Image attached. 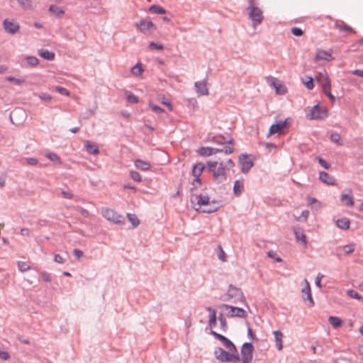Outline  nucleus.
<instances>
[{"label":"nucleus","mask_w":363,"mask_h":363,"mask_svg":"<svg viewBox=\"0 0 363 363\" xmlns=\"http://www.w3.org/2000/svg\"><path fill=\"white\" fill-rule=\"evenodd\" d=\"M191 201L196 211L201 210L204 213H212L216 210V208H203L210 204V198L206 194L202 193L199 195H193Z\"/></svg>","instance_id":"1"},{"label":"nucleus","mask_w":363,"mask_h":363,"mask_svg":"<svg viewBox=\"0 0 363 363\" xmlns=\"http://www.w3.org/2000/svg\"><path fill=\"white\" fill-rule=\"evenodd\" d=\"M207 166L216 181L222 182L225 180L227 169L223 162L218 163L217 161H208Z\"/></svg>","instance_id":"2"},{"label":"nucleus","mask_w":363,"mask_h":363,"mask_svg":"<svg viewBox=\"0 0 363 363\" xmlns=\"http://www.w3.org/2000/svg\"><path fill=\"white\" fill-rule=\"evenodd\" d=\"M306 117L309 120H322L327 117L328 111L325 107H320L318 104L312 108L305 109Z\"/></svg>","instance_id":"3"},{"label":"nucleus","mask_w":363,"mask_h":363,"mask_svg":"<svg viewBox=\"0 0 363 363\" xmlns=\"http://www.w3.org/2000/svg\"><path fill=\"white\" fill-rule=\"evenodd\" d=\"M215 354L216 358L222 362H238L240 361V357L237 352L236 354L229 353L221 348L216 350Z\"/></svg>","instance_id":"4"},{"label":"nucleus","mask_w":363,"mask_h":363,"mask_svg":"<svg viewBox=\"0 0 363 363\" xmlns=\"http://www.w3.org/2000/svg\"><path fill=\"white\" fill-rule=\"evenodd\" d=\"M248 14L250 18L252 21V25L256 27L259 25L263 20L262 11L258 7L255 6V4H251L248 7Z\"/></svg>","instance_id":"5"},{"label":"nucleus","mask_w":363,"mask_h":363,"mask_svg":"<svg viewBox=\"0 0 363 363\" xmlns=\"http://www.w3.org/2000/svg\"><path fill=\"white\" fill-rule=\"evenodd\" d=\"M266 81L270 86L275 89L277 94L284 95L286 94L287 88L281 81L279 80L276 77L272 76L267 77L266 78Z\"/></svg>","instance_id":"6"},{"label":"nucleus","mask_w":363,"mask_h":363,"mask_svg":"<svg viewBox=\"0 0 363 363\" xmlns=\"http://www.w3.org/2000/svg\"><path fill=\"white\" fill-rule=\"evenodd\" d=\"M204 169V165L199 162L193 166L191 174L194 177L192 182V189H198L201 186V181L200 177L201 176Z\"/></svg>","instance_id":"7"},{"label":"nucleus","mask_w":363,"mask_h":363,"mask_svg":"<svg viewBox=\"0 0 363 363\" xmlns=\"http://www.w3.org/2000/svg\"><path fill=\"white\" fill-rule=\"evenodd\" d=\"M223 312L230 317H240L243 318L246 315V312L241 308L233 307L228 305L223 304L220 306Z\"/></svg>","instance_id":"8"},{"label":"nucleus","mask_w":363,"mask_h":363,"mask_svg":"<svg viewBox=\"0 0 363 363\" xmlns=\"http://www.w3.org/2000/svg\"><path fill=\"white\" fill-rule=\"evenodd\" d=\"M253 160L254 157L250 155L242 154L239 156V163L243 173L247 172L253 167Z\"/></svg>","instance_id":"9"},{"label":"nucleus","mask_w":363,"mask_h":363,"mask_svg":"<svg viewBox=\"0 0 363 363\" xmlns=\"http://www.w3.org/2000/svg\"><path fill=\"white\" fill-rule=\"evenodd\" d=\"M102 216L108 220L111 221L114 223H123V217L118 214L115 211L106 208L102 210Z\"/></svg>","instance_id":"10"},{"label":"nucleus","mask_w":363,"mask_h":363,"mask_svg":"<svg viewBox=\"0 0 363 363\" xmlns=\"http://www.w3.org/2000/svg\"><path fill=\"white\" fill-rule=\"evenodd\" d=\"M253 346L251 343L246 342L241 350L242 363H250L252 359Z\"/></svg>","instance_id":"11"},{"label":"nucleus","mask_w":363,"mask_h":363,"mask_svg":"<svg viewBox=\"0 0 363 363\" xmlns=\"http://www.w3.org/2000/svg\"><path fill=\"white\" fill-rule=\"evenodd\" d=\"M211 334L216 338H217L218 340L221 341L223 342V344L224 345V346L229 350L230 352H235V353L237 352L236 348H235V345H233V343L230 340H229L228 338H226L225 336H223L220 334H218L215 331H212Z\"/></svg>","instance_id":"12"},{"label":"nucleus","mask_w":363,"mask_h":363,"mask_svg":"<svg viewBox=\"0 0 363 363\" xmlns=\"http://www.w3.org/2000/svg\"><path fill=\"white\" fill-rule=\"evenodd\" d=\"M3 26L5 30L10 34H15L18 33L20 29V26L17 22L8 19L4 20Z\"/></svg>","instance_id":"13"},{"label":"nucleus","mask_w":363,"mask_h":363,"mask_svg":"<svg viewBox=\"0 0 363 363\" xmlns=\"http://www.w3.org/2000/svg\"><path fill=\"white\" fill-rule=\"evenodd\" d=\"M289 120L286 119L284 121H279L276 124L270 126L268 133V137L275 133H281L282 130L289 124Z\"/></svg>","instance_id":"14"},{"label":"nucleus","mask_w":363,"mask_h":363,"mask_svg":"<svg viewBox=\"0 0 363 363\" xmlns=\"http://www.w3.org/2000/svg\"><path fill=\"white\" fill-rule=\"evenodd\" d=\"M333 60L330 52L325 51L323 50L318 49L316 51L314 61L318 62L320 60L331 61Z\"/></svg>","instance_id":"15"},{"label":"nucleus","mask_w":363,"mask_h":363,"mask_svg":"<svg viewBox=\"0 0 363 363\" xmlns=\"http://www.w3.org/2000/svg\"><path fill=\"white\" fill-rule=\"evenodd\" d=\"M136 27L143 33L155 28L154 23L149 19H142L136 23Z\"/></svg>","instance_id":"16"},{"label":"nucleus","mask_w":363,"mask_h":363,"mask_svg":"<svg viewBox=\"0 0 363 363\" xmlns=\"http://www.w3.org/2000/svg\"><path fill=\"white\" fill-rule=\"evenodd\" d=\"M335 28L338 29L340 32L346 33L347 34H355V30L347 25L345 22L341 21H337L335 24Z\"/></svg>","instance_id":"17"},{"label":"nucleus","mask_w":363,"mask_h":363,"mask_svg":"<svg viewBox=\"0 0 363 363\" xmlns=\"http://www.w3.org/2000/svg\"><path fill=\"white\" fill-rule=\"evenodd\" d=\"M315 81L320 83L322 87L325 85L331 84L330 79L328 74L325 70H323L322 72H320L317 74V76H315Z\"/></svg>","instance_id":"18"},{"label":"nucleus","mask_w":363,"mask_h":363,"mask_svg":"<svg viewBox=\"0 0 363 363\" xmlns=\"http://www.w3.org/2000/svg\"><path fill=\"white\" fill-rule=\"evenodd\" d=\"M196 93L199 95H208V89L206 81L196 82L194 84Z\"/></svg>","instance_id":"19"},{"label":"nucleus","mask_w":363,"mask_h":363,"mask_svg":"<svg viewBox=\"0 0 363 363\" xmlns=\"http://www.w3.org/2000/svg\"><path fill=\"white\" fill-rule=\"evenodd\" d=\"M135 167L141 171H148L151 169L152 165L150 162L144 161L140 159H137L134 161Z\"/></svg>","instance_id":"20"},{"label":"nucleus","mask_w":363,"mask_h":363,"mask_svg":"<svg viewBox=\"0 0 363 363\" xmlns=\"http://www.w3.org/2000/svg\"><path fill=\"white\" fill-rule=\"evenodd\" d=\"M197 152L201 156L208 157L218 153V148L202 147Z\"/></svg>","instance_id":"21"},{"label":"nucleus","mask_w":363,"mask_h":363,"mask_svg":"<svg viewBox=\"0 0 363 363\" xmlns=\"http://www.w3.org/2000/svg\"><path fill=\"white\" fill-rule=\"evenodd\" d=\"M245 182L244 179L235 180L233 185V193L235 196H239L244 191Z\"/></svg>","instance_id":"22"},{"label":"nucleus","mask_w":363,"mask_h":363,"mask_svg":"<svg viewBox=\"0 0 363 363\" xmlns=\"http://www.w3.org/2000/svg\"><path fill=\"white\" fill-rule=\"evenodd\" d=\"M304 283H305L306 286H305V287H303L301 289V292H302V294L306 295V296H307L306 298L309 301L310 306H313L314 305V301L313 300L312 295H311L310 284L307 279L304 280Z\"/></svg>","instance_id":"23"},{"label":"nucleus","mask_w":363,"mask_h":363,"mask_svg":"<svg viewBox=\"0 0 363 363\" xmlns=\"http://www.w3.org/2000/svg\"><path fill=\"white\" fill-rule=\"evenodd\" d=\"M320 179L325 184L334 185L335 184V179L330 176L327 172H321L320 173Z\"/></svg>","instance_id":"24"},{"label":"nucleus","mask_w":363,"mask_h":363,"mask_svg":"<svg viewBox=\"0 0 363 363\" xmlns=\"http://www.w3.org/2000/svg\"><path fill=\"white\" fill-rule=\"evenodd\" d=\"M273 334L274 335L276 345L278 349V350L281 351L283 349V344H282V338H283V333L280 331H274Z\"/></svg>","instance_id":"25"},{"label":"nucleus","mask_w":363,"mask_h":363,"mask_svg":"<svg viewBox=\"0 0 363 363\" xmlns=\"http://www.w3.org/2000/svg\"><path fill=\"white\" fill-rule=\"evenodd\" d=\"M294 232L296 240L298 242H301L303 244L304 247H306L307 246V240H306V236L304 234V233L302 231H300L299 230H298L296 228H295L294 230Z\"/></svg>","instance_id":"26"},{"label":"nucleus","mask_w":363,"mask_h":363,"mask_svg":"<svg viewBox=\"0 0 363 363\" xmlns=\"http://www.w3.org/2000/svg\"><path fill=\"white\" fill-rule=\"evenodd\" d=\"M336 225L339 228H340L342 230H347L350 228V221L348 218H343L337 220Z\"/></svg>","instance_id":"27"},{"label":"nucleus","mask_w":363,"mask_h":363,"mask_svg":"<svg viewBox=\"0 0 363 363\" xmlns=\"http://www.w3.org/2000/svg\"><path fill=\"white\" fill-rule=\"evenodd\" d=\"M38 54L40 57H42L43 58L47 60H53L55 59V53L52 52H50L48 50H40L38 51Z\"/></svg>","instance_id":"28"},{"label":"nucleus","mask_w":363,"mask_h":363,"mask_svg":"<svg viewBox=\"0 0 363 363\" xmlns=\"http://www.w3.org/2000/svg\"><path fill=\"white\" fill-rule=\"evenodd\" d=\"M49 11L54 13L58 18L62 17L65 14V10L56 5L50 6Z\"/></svg>","instance_id":"29"},{"label":"nucleus","mask_w":363,"mask_h":363,"mask_svg":"<svg viewBox=\"0 0 363 363\" xmlns=\"http://www.w3.org/2000/svg\"><path fill=\"white\" fill-rule=\"evenodd\" d=\"M85 146L86 151L89 154L98 155L99 153L98 147L96 145L91 143L89 141H86Z\"/></svg>","instance_id":"30"},{"label":"nucleus","mask_w":363,"mask_h":363,"mask_svg":"<svg viewBox=\"0 0 363 363\" xmlns=\"http://www.w3.org/2000/svg\"><path fill=\"white\" fill-rule=\"evenodd\" d=\"M206 310L208 311L211 313H210V317H209V326L211 328H213L216 324V311L214 309L211 308V307H207Z\"/></svg>","instance_id":"31"},{"label":"nucleus","mask_w":363,"mask_h":363,"mask_svg":"<svg viewBox=\"0 0 363 363\" xmlns=\"http://www.w3.org/2000/svg\"><path fill=\"white\" fill-rule=\"evenodd\" d=\"M341 201L346 206L352 207L354 205L352 196L349 194H342L341 196Z\"/></svg>","instance_id":"32"},{"label":"nucleus","mask_w":363,"mask_h":363,"mask_svg":"<svg viewBox=\"0 0 363 363\" xmlns=\"http://www.w3.org/2000/svg\"><path fill=\"white\" fill-rule=\"evenodd\" d=\"M328 320L334 328H338L342 325V320L336 316H330Z\"/></svg>","instance_id":"33"},{"label":"nucleus","mask_w":363,"mask_h":363,"mask_svg":"<svg viewBox=\"0 0 363 363\" xmlns=\"http://www.w3.org/2000/svg\"><path fill=\"white\" fill-rule=\"evenodd\" d=\"M149 11L154 13L158 14H164L166 13V10L163 9L162 6L158 5H152L150 7Z\"/></svg>","instance_id":"34"},{"label":"nucleus","mask_w":363,"mask_h":363,"mask_svg":"<svg viewBox=\"0 0 363 363\" xmlns=\"http://www.w3.org/2000/svg\"><path fill=\"white\" fill-rule=\"evenodd\" d=\"M143 72V69L142 68V65L140 63L136 64L131 69V73L133 75L139 76Z\"/></svg>","instance_id":"35"},{"label":"nucleus","mask_w":363,"mask_h":363,"mask_svg":"<svg viewBox=\"0 0 363 363\" xmlns=\"http://www.w3.org/2000/svg\"><path fill=\"white\" fill-rule=\"evenodd\" d=\"M17 265L19 271L21 272H27L30 269V265L26 262L19 261L18 262Z\"/></svg>","instance_id":"36"},{"label":"nucleus","mask_w":363,"mask_h":363,"mask_svg":"<svg viewBox=\"0 0 363 363\" xmlns=\"http://www.w3.org/2000/svg\"><path fill=\"white\" fill-rule=\"evenodd\" d=\"M354 248H355V245L354 243L345 245L342 247V249L343 250L344 252L346 255L352 254L354 251Z\"/></svg>","instance_id":"37"},{"label":"nucleus","mask_w":363,"mask_h":363,"mask_svg":"<svg viewBox=\"0 0 363 363\" xmlns=\"http://www.w3.org/2000/svg\"><path fill=\"white\" fill-rule=\"evenodd\" d=\"M127 216L130 222L133 224V227H136L139 225L140 221L136 215L128 213Z\"/></svg>","instance_id":"38"},{"label":"nucleus","mask_w":363,"mask_h":363,"mask_svg":"<svg viewBox=\"0 0 363 363\" xmlns=\"http://www.w3.org/2000/svg\"><path fill=\"white\" fill-rule=\"evenodd\" d=\"M26 60L30 66H37L39 63V60L37 57L33 56H28L26 57Z\"/></svg>","instance_id":"39"},{"label":"nucleus","mask_w":363,"mask_h":363,"mask_svg":"<svg viewBox=\"0 0 363 363\" xmlns=\"http://www.w3.org/2000/svg\"><path fill=\"white\" fill-rule=\"evenodd\" d=\"M303 83L309 90H312L314 87L313 79L311 77H306V80L303 81Z\"/></svg>","instance_id":"40"},{"label":"nucleus","mask_w":363,"mask_h":363,"mask_svg":"<svg viewBox=\"0 0 363 363\" xmlns=\"http://www.w3.org/2000/svg\"><path fill=\"white\" fill-rule=\"evenodd\" d=\"M125 96H126V98H127V100L130 102V103H132V104H137L138 102V97L134 95L133 94L130 93V92H128L127 91L125 93Z\"/></svg>","instance_id":"41"},{"label":"nucleus","mask_w":363,"mask_h":363,"mask_svg":"<svg viewBox=\"0 0 363 363\" xmlns=\"http://www.w3.org/2000/svg\"><path fill=\"white\" fill-rule=\"evenodd\" d=\"M130 176L132 179L135 182H142V176L136 171L131 170L130 172Z\"/></svg>","instance_id":"42"},{"label":"nucleus","mask_w":363,"mask_h":363,"mask_svg":"<svg viewBox=\"0 0 363 363\" xmlns=\"http://www.w3.org/2000/svg\"><path fill=\"white\" fill-rule=\"evenodd\" d=\"M347 294L351 298H355L357 300H362V296H360L357 291L350 289L347 291Z\"/></svg>","instance_id":"43"},{"label":"nucleus","mask_w":363,"mask_h":363,"mask_svg":"<svg viewBox=\"0 0 363 363\" xmlns=\"http://www.w3.org/2000/svg\"><path fill=\"white\" fill-rule=\"evenodd\" d=\"M234 152V148L230 146H225L223 148H218V152H224L226 155H230Z\"/></svg>","instance_id":"44"},{"label":"nucleus","mask_w":363,"mask_h":363,"mask_svg":"<svg viewBox=\"0 0 363 363\" xmlns=\"http://www.w3.org/2000/svg\"><path fill=\"white\" fill-rule=\"evenodd\" d=\"M6 79L7 81H9V82H13V83H15L17 85H21V84H23L25 82L24 79H16V78H14V77H7L6 78Z\"/></svg>","instance_id":"45"},{"label":"nucleus","mask_w":363,"mask_h":363,"mask_svg":"<svg viewBox=\"0 0 363 363\" xmlns=\"http://www.w3.org/2000/svg\"><path fill=\"white\" fill-rule=\"evenodd\" d=\"M17 1L24 9H30L32 7V4L30 0H17Z\"/></svg>","instance_id":"46"},{"label":"nucleus","mask_w":363,"mask_h":363,"mask_svg":"<svg viewBox=\"0 0 363 363\" xmlns=\"http://www.w3.org/2000/svg\"><path fill=\"white\" fill-rule=\"evenodd\" d=\"M149 106H150V108L152 109V111L156 113L160 114L163 112L162 108H161L160 106H158L151 102L149 104Z\"/></svg>","instance_id":"47"},{"label":"nucleus","mask_w":363,"mask_h":363,"mask_svg":"<svg viewBox=\"0 0 363 363\" xmlns=\"http://www.w3.org/2000/svg\"><path fill=\"white\" fill-rule=\"evenodd\" d=\"M55 89L56 91H57L58 93H60L61 94H63L65 96H69V91L64 87L57 86L55 87Z\"/></svg>","instance_id":"48"},{"label":"nucleus","mask_w":363,"mask_h":363,"mask_svg":"<svg viewBox=\"0 0 363 363\" xmlns=\"http://www.w3.org/2000/svg\"><path fill=\"white\" fill-rule=\"evenodd\" d=\"M330 140L334 143H336L337 145H341V143H340V136L337 133H333L330 135Z\"/></svg>","instance_id":"49"},{"label":"nucleus","mask_w":363,"mask_h":363,"mask_svg":"<svg viewBox=\"0 0 363 363\" xmlns=\"http://www.w3.org/2000/svg\"><path fill=\"white\" fill-rule=\"evenodd\" d=\"M291 33L295 36H301L303 34V31L297 27H294L291 30Z\"/></svg>","instance_id":"50"},{"label":"nucleus","mask_w":363,"mask_h":363,"mask_svg":"<svg viewBox=\"0 0 363 363\" xmlns=\"http://www.w3.org/2000/svg\"><path fill=\"white\" fill-rule=\"evenodd\" d=\"M25 160L28 165L35 166L38 164V160L33 157H27Z\"/></svg>","instance_id":"51"},{"label":"nucleus","mask_w":363,"mask_h":363,"mask_svg":"<svg viewBox=\"0 0 363 363\" xmlns=\"http://www.w3.org/2000/svg\"><path fill=\"white\" fill-rule=\"evenodd\" d=\"M46 157L52 160V161H54V162H60V157L55 153H49V154H47L46 155Z\"/></svg>","instance_id":"52"},{"label":"nucleus","mask_w":363,"mask_h":363,"mask_svg":"<svg viewBox=\"0 0 363 363\" xmlns=\"http://www.w3.org/2000/svg\"><path fill=\"white\" fill-rule=\"evenodd\" d=\"M218 259L220 260H221L222 262L226 261L225 253L221 247H219V252H218Z\"/></svg>","instance_id":"53"},{"label":"nucleus","mask_w":363,"mask_h":363,"mask_svg":"<svg viewBox=\"0 0 363 363\" xmlns=\"http://www.w3.org/2000/svg\"><path fill=\"white\" fill-rule=\"evenodd\" d=\"M38 96L40 99L46 101H50L52 100V96L46 93H40Z\"/></svg>","instance_id":"54"},{"label":"nucleus","mask_w":363,"mask_h":363,"mask_svg":"<svg viewBox=\"0 0 363 363\" xmlns=\"http://www.w3.org/2000/svg\"><path fill=\"white\" fill-rule=\"evenodd\" d=\"M323 89V91L324 92V94L328 96L331 92H330V90H331V84H329L328 85H325L322 87Z\"/></svg>","instance_id":"55"},{"label":"nucleus","mask_w":363,"mask_h":363,"mask_svg":"<svg viewBox=\"0 0 363 363\" xmlns=\"http://www.w3.org/2000/svg\"><path fill=\"white\" fill-rule=\"evenodd\" d=\"M323 89V91L324 92V94L328 96L331 92H330V90H331V84H329L328 85H325L322 87Z\"/></svg>","instance_id":"56"},{"label":"nucleus","mask_w":363,"mask_h":363,"mask_svg":"<svg viewBox=\"0 0 363 363\" xmlns=\"http://www.w3.org/2000/svg\"><path fill=\"white\" fill-rule=\"evenodd\" d=\"M323 277L324 276L323 274H318L315 278V285L320 289L322 287L321 280L323 278Z\"/></svg>","instance_id":"57"},{"label":"nucleus","mask_w":363,"mask_h":363,"mask_svg":"<svg viewBox=\"0 0 363 363\" xmlns=\"http://www.w3.org/2000/svg\"><path fill=\"white\" fill-rule=\"evenodd\" d=\"M61 194L64 198L68 199H72L74 196L71 191H62Z\"/></svg>","instance_id":"58"},{"label":"nucleus","mask_w":363,"mask_h":363,"mask_svg":"<svg viewBox=\"0 0 363 363\" xmlns=\"http://www.w3.org/2000/svg\"><path fill=\"white\" fill-rule=\"evenodd\" d=\"M318 162L320 164L322 167H323L325 169H328L330 168V164L324 160L323 158L320 157L318 158Z\"/></svg>","instance_id":"59"},{"label":"nucleus","mask_w":363,"mask_h":363,"mask_svg":"<svg viewBox=\"0 0 363 363\" xmlns=\"http://www.w3.org/2000/svg\"><path fill=\"white\" fill-rule=\"evenodd\" d=\"M41 277L45 281L50 282L51 281L50 274L45 272L41 273Z\"/></svg>","instance_id":"60"},{"label":"nucleus","mask_w":363,"mask_h":363,"mask_svg":"<svg viewBox=\"0 0 363 363\" xmlns=\"http://www.w3.org/2000/svg\"><path fill=\"white\" fill-rule=\"evenodd\" d=\"M150 48L152 49H157L162 50L163 49V46L162 45H158L154 42L150 43Z\"/></svg>","instance_id":"61"},{"label":"nucleus","mask_w":363,"mask_h":363,"mask_svg":"<svg viewBox=\"0 0 363 363\" xmlns=\"http://www.w3.org/2000/svg\"><path fill=\"white\" fill-rule=\"evenodd\" d=\"M224 165L226 167V169H229L235 166V163L231 159H229L227 160L226 163L224 164Z\"/></svg>","instance_id":"62"},{"label":"nucleus","mask_w":363,"mask_h":363,"mask_svg":"<svg viewBox=\"0 0 363 363\" xmlns=\"http://www.w3.org/2000/svg\"><path fill=\"white\" fill-rule=\"evenodd\" d=\"M74 255L77 258L79 259L83 256V252L79 249H74L73 251Z\"/></svg>","instance_id":"63"},{"label":"nucleus","mask_w":363,"mask_h":363,"mask_svg":"<svg viewBox=\"0 0 363 363\" xmlns=\"http://www.w3.org/2000/svg\"><path fill=\"white\" fill-rule=\"evenodd\" d=\"M9 357L10 356L7 352L0 350V358L7 360Z\"/></svg>","instance_id":"64"}]
</instances>
